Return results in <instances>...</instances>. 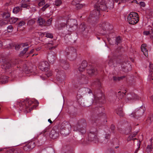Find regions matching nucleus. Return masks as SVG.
<instances>
[{
    "mask_svg": "<svg viewBox=\"0 0 153 153\" xmlns=\"http://www.w3.org/2000/svg\"><path fill=\"white\" fill-rule=\"evenodd\" d=\"M108 6H109L108 4H105V0H99L95 4V9L91 12L88 21L93 22H96L98 20L100 14V10L104 11L106 10Z\"/></svg>",
    "mask_w": 153,
    "mask_h": 153,
    "instance_id": "obj_1",
    "label": "nucleus"
},
{
    "mask_svg": "<svg viewBox=\"0 0 153 153\" xmlns=\"http://www.w3.org/2000/svg\"><path fill=\"white\" fill-rule=\"evenodd\" d=\"M58 132L55 130L54 128L52 129L50 132L49 128H46L38 136L37 140L39 145H41L44 143L47 137L48 136L53 139L56 138L58 136Z\"/></svg>",
    "mask_w": 153,
    "mask_h": 153,
    "instance_id": "obj_2",
    "label": "nucleus"
},
{
    "mask_svg": "<svg viewBox=\"0 0 153 153\" xmlns=\"http://www.w3.org/2000/svg\"><path fill=\"white\" fill-rule=\"evenodd\" d=\"M20 62L19 60L17 59L12 61L4 59V61L1 65V68L5 72H9L12 67L19 64Z\"/></svg>",
    "mask_w": 153,
    "mask_h": 153,
    "instance_id": "obj_3",
    "label": "nucleus"
},
{
    "mask_svg": "<svg viewBox=\"0 0 153 153\" xmlns=\"http://www.w3.org/2000/svg\"><path fill=\"white\" fill-rule=\"evenodd\" d=\"M86 123L84 120H81L78 121L76 124L74 126L73 130L74 131H78L82 135L85 134L86 126Z\"/></svg>",
    "mask_w": 153,
    "mask_h": 153,
    "instance_id": "obj_4",
    "label": "nucleus"
},
{
    "mask_svg": "<svg viewBox=\"0 0 153 153\" xmlns=\"http://www.w3.org/2000/svg\"><path fill=\"white\" fill-rule=\"evenodd\" d=\"M71 131V126L68 122H64L61 125L60 131L61 134L66 136L70 133Z\"/></svg>",
    "mask_w": 153,
    "mask_h": 153,
    "instance_id": "obj_5",
    "label": "nucleus"
},
{
    "mask_svg": "<svg viewBox=\"0 0 153 153\" xmlns=\"http://www.w3.org/2000/svg\"><path fill=\"white\" fill-rule=\"evenodd\" d=\"M33 103L32 101L27 99L22 101L18 100L17 102V105L18 106L20 107L19 109L21 111L28 108Z\"/></svg>",
    "mask_w": 153,
    "mask_h": 153,
    "instance_id": "obj_6",
    "label": "nucleus"
},
{
    "mask_svg": "<svg viewBox=\"0 0 153 153\" xmlns=\"http://www.w3.org/2000/svg\"><path fill=\"white\" fill-rule=\"evenodd\" d=\"M65 53L67 55H70L69 59L71 60L75 59L77 57L76 49L73 47H69L66 49Z\"/></svg>",
    "mask_w": 153,
    "mask_h": 153,
    "instance_id": "obj_7",
    "label": "nucleus"
},
{
    "mask_svg": "<svg viewBox=\"0 0 153 153\" xmlns=\"http://www.w3.org/2000/svg\"><path fill=\"white\" fill-rule=\"evenodd\" d=\"M67 28L68 31L72 32L75 30L77 27V22L75 19H68L67 22Z\"/></svg>",
    "mask_w": 153,
    "mask_h": 153,
    "instance_id": "obj_8",
    "label": "nucleus"
},
{
    "mask_svg": "<svg viewBox=\"0 0 153 153\" xmlns=\"http://www.w3.org/2000/svg\"><path fill=\"white\" fill-rule=\"evenodd\" d=\"M97 130L95 128L93 131L90 132L88 135V140L90 141H93L96 143L98 139L97 135Z\"/></svg>",
    "mask_w": 153,
    "mask_h": 153,
    "instance_id": "obj_9",
    "label": "nucleus"
},
{
    "mask_svg": "<svg viewBox=\"0 0 153 153\" xmlns=\"http://www.w3.org/2000/svg\"><path fill=\"white\" fill-rule=\"evenodd\" d=\"M143 107L141 106L139 110H135L134 112L130 114V116L138 119L141 117L144 112V110L143 109Z\"/></svg>",
    "mask_w": 153,
    "mask_h": 153,
    "instance_id": "obj_10",
    "label": "nucleus"
},
{
    "mask_svg": "<svg viewBox=\"0 0 153 153\" xmlns=\"http://www.w3.org/2000/svg\"><path fill=\"white\" fill-rule=\"evenodd\" d=\"M121 67L122 71L124 72H127L131 69V65L128 62H123Z\"/></svg>",
    "mask_w": 153,
    "mask_h": 153,
    "instance_id": "obj_11",
    "label": "nucleus"
},
{
    "mask_svg": "<svg viewBox=\"0 0 153 153\" xmlns=\"http://www.w3.org/2000/svg\"><path fill=\"white\" fill-rule=\"evenodd\" d=\"M49 66L48 63L47 61H44L40 63L39 67V68L42 71H47L49 69Z\"/></svg>",
    "mask_w": 153,
    "mask_h": 153,
    "instance_id": "obj_12",
    "label": "nucleus"
},
{
    "mask_svg": "<svg viewBox=\"0 0 153 153\" xmlns=\"http://www.w3.org/2000/svg\"><path fill=\"white\" fill-rule=\"evenodd\" d=\"M87 65V63L86 61L82 62L79 67L76 70L77 72L79 74V75H81L82 72L85 70Z\"/></svg>",
    "mask_w": 153,
    "mask_h": 153,
    "instance_id": "obj_13",
    "label": "nucleus"
},
{
    "mask_svg": "<svg viewBox=\"0 0 153 153\" xmlns=\"http://www.w3.org/2000/svg\"><path fill=\"white\" fill-rule=\"evenodd\" d=\"M105 132L106 134L104 137L101 140V142L103 143H106L110 137L111 132L109 130H105Z\"/></svg>",
    "mask_w": 153,
    "mask_h": 153,
    "instance_id": "obj_14",
    "label": "nucleus"
},
{
    "mask_svg": "<svg viewBox=\"0 0 153 153\" xmlns=\"http://www.w3.org/2000/svg\"><path fill=\"white\" fill-rule=\"evenodd\" d=\"M35 146V143L31 141L28 143L23 147V149L26 151H29Z\"/></svg>",
    "mask_w": 153,
    "mask_h": 153,
    "instance_id": "obj_15",
    "label": "nucleus"
},
{
    "mask_svg": "<svg viewBox=\"0 0 153 153\" xmlns=\"http://www.w3.org/2000/svg\"><path fill=\"white\" fill-rule=\"evenodd\" d=\"M56 55L53 52L49 53L48 56V61L52 64L55 62L56 59Z\"/></svg>",
    "mask_w": 153,
    "mask_h": 153,
    "instance_id": "obj_16",
    "label": "nucleus"
},
{
    "mask_svg": "<svg viewBox=\"0 0 153 153\" xmlns=\"http://www.w3.org/2000/svg\"><path fill=\"white\" fill-rule=\"evenodd\" d=\"M102 25H105L106 27L104 32H101V34L103 35H105L106 33V31L111 30L113 29V26L110 24L108 22H104Z\"/></svg>",
    "mask_w": 153,
    "mask_h": 153,
    "instance_id": "obj_17",
    "label": "nucleus"
},
{
    "mask_svg": "<svg viewBox=\"0 0 153 153\" xmlns=\"http://www.w3.org/2000/svg\"><path fill=\"white\" fill-rule=\"evenodd\" d=\"M126 98L128 100H133L139 99V97L136 94L133 93L128 94L126 95Z\"/></svg>",
    "mask_w": 153,
    "mask_h": 153,
    "instance_id": "obj_18",
    "label": "nucleus"
},
{
    "mask_svg": "<svg viewBox=\"0 0 153 153\" xmlns=\"http://www.w3.org/2000/svg\"><path fill=\"white\" fill-rule=\"evenodd\" d=\"M97 69L94 66H91L89 69H88L87 72L88 74L92 76L94 74H96L97 73Z\"/></svg>",
    "mask_w": 153,
    "mask_h": 153,
    "instance_id": "obj_19",
    "label": "nucleus"
},
{
    "mask_svg": "<svg viewBox=\"0 0 153 153\" xmlns=\"http://www.w3.org/2000/svg\"><path fill=\"white\" fill-rule=\"evenodd\" d=\"M127 19L129 23L130 24L134 25L137 23L138 21L139 20L137 19L134 18H131V16H128Z\"/></svg>",
    "mask_w": 153,
    "mask_h": 153,
    "instance_id": "obj_20",
    "label": "nucleus"
},
{
    "mask_svg": "<svg viewBox=\"0 0 153 153\" xmlns=\"http://www.w3.org/2000/svg\"><path fill=\"white\" fill-rule=\"evenodd\" d=\"M103 109V108L102 107H100L99 108H96L95 109V112H96L97 115V117H100L102 116H103L104 117H105V115L104 113H100V111L102 110Z\"/></svg>",
    "mask_w": 153,
    "mask_h": 153,
    "instance_id": "obj_21",
    "label": "nucleus"
},
{
    "mask_svg": "<svg viewBox=\"0 0 153 153\" xmlns=\"http://www.w3.org/2000/svg\"><path fill=\"white\" fill-rule=\"evenodd\" d=\"M146 44H142L141 47V49L144 55L146 57L148 56V50L146 48Z\"/></svg>",
    "mask_w": 153,
    "mask_h": 153,
    "instance_id": "obj_22",
    "label": "nucleus"
},
{
    "mask_svg": "<svg viewBox=\"0 0 153 153\" xmlns=\"http://www.w3.org/2000/svg\"><path fill=\"white\" fill-rule=\"evenodd\" d=\"M61 65L62 68L65 70L68 69L69 67V65L68 63L63 60H62L61 61Z\"/></svg>",
    "mask_w": 153,
    "mask_h": 153,
    "instance_id": "obj_23",
    "label": "nucleus"
},
{
    "mask_svg": "<svg viewBox=\"0 0 153 153\" xmlns=\"http://www.w3.org/2000/svg\"><path fill=\"white\" fill-rule=\"evenodd\" d=\"M80 82L81 84H86L88 83L87 79L85 76L82 74L81 75V78L79 77Z\"/></svg>",
    "mask_w": 153,
    "mask_h": 153,
    "instance_id": "obj_24",
    "label": "nucleus"
},
{
    "mask_svg": "<svg viewBox=\"0 0 153 153\" xmlns=\"http://www.w3.org/2000/svg\"><path fill=\"white\" fill-rule=\"evenodd\" d=\"M115 59L113 57L110 59L108 62L109 65L111 67H114L115 66Z\"/></svg>",
    "mask_w": 153,
    "mask_h": 153,
    "instance_id": "obj_25",
    "label": "nucleus"
},
{
    "mask_svg": "<svg viewBox=\"0 0 153 153\" xmlns=\"http://www.w3.org/2000/svg\"><path fill=\"white\" fill-rule=\"evenodd\" d=\"M101 83L100 80L98 79H97L92 83V85L93 86L95 85L99 89L101 87Z\"/></svg>",
    "mask_w": 153,
    "mask_h": 153,
    "instance_id": "obj_26",
    "label": "nucleus"
},
{
    "mask_svg": "<svg viewBox=\"0 0 153 153\" xmlns=\"http://www.w3.org/2000/svg\"><path fill=\"white\" fill-rule=\"evenodd\" d=\"M8 77L5 76H1L0 77V82L2 84L6 83L7 81Z\"/></svg>",
    "mask_w": 153,
    "mask_h": 153,
    "instance_id": "obj_27",
    "label": "nucleus"
},
{
    "mask_svg": "<svg viewBox=\"0 0 153 153\" xmlns=\"http://www.w3.org/2000/svg\"><path fill=\"white\" fill-rule=\"evenodd\" d=\"M116 112L117 114L121 117H123L124 115V114L122 111V109L121 108H117L116 110Z\"/></svg>",
    "mask_w": 153,
    "mask_h": 153,
    "instance_id": "obj_28",
    "label": "nucleus"
},
{
    "mask_svg": "<svg viewBox=\"0 0 153 153\" xmlns=\"http://www.w3.org/2000/svg\"><path fill=\"white\" fill-rule=\"evenodd\" d=\"M129 16H131V18H134L136 19L139 18V16L138 14L135 12H131L128 15Z\"/></svg>",
    "mask_w": 153,
    "mask_h": 153,
    "instance_id": "obj_29",
    "label": "nucleus"
},
{
    "mask_svg": "<svg viewBox=\"0 0 153 153\" xmlns=\"http://www.w3.org/2000/svg\"><path fill=\"white\" fill-rule=\"evenodd\" d=\"M37 22L40 25H44L45 21L44 19L42 18L39 17L38 19Z\"/></svg>",
    "mask_w": 153,
    "mask_h": 153,
    "instance_id": "obj_30",
    "label": "nucleus"
},
{
    "mask_svg": "<svg viewBox=\"0 0 153 153\" xmlns=\"http://www.w3.org/2000/svg\"><path fill=\"white\" fill-rule=\"evenodd\" d=\"M85 25H84V23H82L79 26V31L82 33H83L85 30Z\"/></svg>",
    "mask_w": 153,
    "mask_h": 153,
    "instance_id": "obj_31",
    "label": "nucleus"
},
{
    "mask_svg": "<svg viewBox=\"0 0 153 153\" xmlns=\"http://www.w3.org/2000/svg\"><path fill=\"white\" fill-rule=\"evenodd\" d=\"M114 1L116 2H117L118 1V0H109V2L108 3H105L106 4H108L109 6H108V7H113L114 4L113 1Z\"/></svg>",
    "mask_w": 153,
    "mask_h": 153,
    "instance_id": "obj_32",
    "label": "nucleus"
},
{
    "mask_svg": "<svg viewBox=\"0 0 153 153\" xmlns=\"http://www.w3.org/2000/svg\"><path fill=\"white\" fill-rule=\"evenodd\" d=\"M10 17V14L8 12H5L2 15V17L4 19H7Z\"/></svg>",
    "mask_w": 153,
    "mask_h": 153,
    "instance_id": "obj_33",
    "label": "nucleus"
},
{
    "mask_svg": "<svg viewBox=\"0 0 153 153\" xmlns=\"http://www.w3.org/2000/svg\"><path fill=\"white\" fill-rule=\"evenodd\" d=\"M28 49V47L24 49L23 51H21L19 54L20 57H22L23 55L25 53Z\"/></svg>",
    "mask_w": 153,
    "mask_h": 153,
    "instance_id": "obj_34",
    "label": "nucleus"
},
{
    "mask_svg": "<svg viewBox=\"0 0 153 153\" xmlns=\"http://www.w3.org/2000/svg\"><path fill=\"white\" fill-rule=\"evenodd\" d=\"M125 95V94L121 92V91L118 92L117 94H116V95L117 97H119V98L122 99V98Z\"/></svg>",
    "mask_w": 153,
    "mask_h": 153,
    "instance_id": "obj_35",
    "label": "nucleus"
},
{
    "mask_svg": "<svg viewBox=\"0 0 153 153\" xmlns=\"http://www.w3.org/2000/svg\"><path fill=\"white\" fill-rule=\"evenodd\" d=\"M125 77V76H123L119 77H117L116 76H113V79L114 81H117L120 80L121 79H123Z\"/></svg>",
    "mask_w": 153,
    "mask_h": 153,
    "instance_id": "obj_36",
    "label": "nucleus"
},
{
    "mask_svg": "<svg viewBox=\"0 0 153 153\" xmlns=\"http://www.w3.org/2000/svg\"><path fill=\"white\" fill-rule=\"evenodd\" d=\"M152 144H151V145H148L147 146L146 151L147 152L149 153L150 152H151L152 151Z\"/></svg>",
    "mask_w": 153,
    "mask_h": 153,
    "instance_id": "obj_37",
    "label": "nucleus"
},
{
    "mask_svg": "<svg viewBox=\"0 0 153 153\" xmlns=\"http://www.w3.org/2000/svg\"><path fill=\"white\" fill-rule=\"evenodd\" d=\"M18 19L15 17H12L9 19V21L11 23H15L18 20Z\"/></svg>",
    "mask_w": 153,
    "mask_h": 153,
    "instance_id": "obj_38",
    "label": "nucleus"
},
{
    "mask_svg": "<svg viewBox=\"0 0 153 153\" xmlns=\"http://www.w3.org/2000/svg\"><path fill=\"white\" fill-rule=\"evenodd\" d=\"M83 91L85 92V93H92V91L89 88H85L83 89Z\"/></svg>",
    "mask_w": 153,
    "mask_h": 153,
    "instance_id": "obj_39",
    "label": "nucleus"
},
{
    "mask_svg": "<svg viewBox=\"0 0 153 153\" xmlns=\"http://www.w3.org/2000/svg\"><path fill=\"white\" fill-rule=\"evenodd\" d=\"M67 24H65V23H62L60 24V25H58V26L57 27V28L59 30L62 29V28L65 26Z\"/></svg>",
    "mask_w": 153,
    "mask_h": 153,
    "instance_id": "obj_40",
    "label": "nucleus"
},
{
    "mask_svg": "<svg viewBox=\"0 0 153 153\" xmlns=\"http://www.w3.org/2000/svg\"><path fill=\"white\" fill-rule=\"evenodd\" d=\"M116 44L118 45L119 44L121 43V40L120 36L117 37L115 39Z\"/></svg>",
    "mask_w": 153,
    "mask_h": 153,
    "instance_id": "obj_41",
    "label": "nucleus"
},
{
    "mask_svg": "<svg viewBox=\"0 0 153 153\" xmlns=\"http://www.w3.org/2000/svg\"><path fill=\"white\" fill-rule=\"evenodd\" d=\"M20 8L19 7H16L13 9V12L14 13H17L20 10Z\"/></svg>",
    "mask_w": 153,
    "mask_h": 153,
    "instance_id": "obj_42",
    "label": "nucleus"
},
{
    "mask_svg": "<svg viewBox=\"0 0 153 153\" xmlns=\"http://www.w3.org/2000/svg\"><path fill=\"white\" fill-rule=\"evenodd\" d=\"M62 3V1L61 0H56L54 3V4L56 6H60Z\"/></svg>",
    "mask_w": 153,
    "mask_h": 153,
    "instance_id": "obj_43",
    "label": "nucleus"
},
{
    "mask_svg": "<svg viewBox=\"0 0 153 153\" xmlns=\"http://www.w3.org/2000/svg\"><path fill=\"white\" fill-rule=\"evenodd\" d=\"M104 23V22H103L99 24V26L102 29V30H101V32L102 33L103 32V31L104 32L105 30V28L106 27V25H102L103 23Z\"/></svg>",
    "mask_w": 153,
    "mask_h": 153,
    "instance_id": "obj_44",
    "label": "nucleus"
},
{
    "mask_svg": "<svg viewBox=\"0 0 153 153\" xmlns=\"http://www.w3.org/2000/svg\"><path fill=\"white\" fill-rule=\"evenodd\" d=\"M21 7L25 8L27 6V3L24 2V1L22 2V1L21 2Z\"/></svg>",
    "mask_w": 153,
    "mask_h": 153,
    "instance_id": "obj_45",
    "label": "nucleus"
},
{
    "mask_svg": "<svg viewBox=\"0 0 153 153\" xmlns=\"http://www.w3.org/2000/svg\"><path fill=\"white\" fill-rule=\"evenodd\" d=\"M53 45V44L52 43H49L48 45V46L49 47V50H53L55 49V48L57 46H52Z\"/></svg>",
    "mask_w": 153,
    "mask_h": 153,
    "instance_id": "obj_46",
    "label": "nucleus"
},
{
    "mask_svg": "<svg viewBox=\"0 0 153 153\" xmlns=\"http://www.w3.org/2000/svg\"><path fill=\"white\" fill-rule=\"evenodd\" d=\"M53 45V44L52 43H49L48 45V46L49 47V50H53L55 49V48L57 46H52Z\"/></svg>",
    "mask_w": 153,
    "mask_h": 153,
    "instance_id": "obj_47",
    "label": "nucleus"
},
{
    "mask_svg": "<svg viewBox=\"0 0 153 153\" xmlns=\"http://www.w3.org/2000/svg\"><path fill=\"white\" fill-rule=\"evenodd\" d=\"M7 23V21L3 20H0V26H2L6 25Z\"/></svg>",
    "mask_w": 153,
    "mask_h": 153,
    "instance_id": "obj_48",
    "label": "nucleus"
},
{
    "mask_svg": "<svg viewBox=\"0 0 153 153\" xmlns=\"http://www.w3.org/2000/svg\"><path fill=\"white\" fill-rule=\"evenodd\" d=\"M44 35H46V36L47 38H53V36L52 34L50 33H43Z\"/></svg>",
    "mask_w": 153,
    "mask_h": 153,
    "instance_id": "obj_49",
    "label": "nucleus"
},
{
    "mask_svg": "<svg viewBox=\"0 0 153 153\" xmlns=\"http://www.w3.org/2000/svg\"><path fill=\"white\" fill-rule=\"evenodd\" d=\"M80 1V0H74L72 2V4L76 6L78 4H79Z\"/></svg>",
    "mask_w": 153,
    "mask_h": 153,
    "instance_id": "obj_50",
    "label": "nucleus"
},
{
    "mask_svg": "<svg viewBox=\"0 0 153 153\" xmlns=\"http://www.w3.org/2000/svg\"><path fill=\"white\" fill-rule=\"evenodd\" d=\"M13 30V26L11 25L8 26L7 27V30L8 32H12Z\"/></svg>",
    "mask_w": 153,
    "mask_h": 153,
    "instance_id": "obj_51",
    "label": "nucleus"
},
{
    "mask_svg": "<svg viewBox=\"0 0 153 153\" xmlns=\"http://www.w3.org/2000/svg\"><path fill=\"white\" fill-rule=\"evenodd\" d=\"M50 6V5L48 4H46L42 8V10L43 11H45L46 9Z\"/></svg>",
    "mask_w": 153,
    "mask_h": 153,
    "instance_id": "obj_52",
    "label": "nucleus"
},
{
    "mask_svg": "<svg viewBox=\"0 0 153 153\" xmlns=\"http://www.w3.org/2000/svg\"><path fill=\"white\" fill-rule=\"evenodd\" d=\"M45 4V1L44 0H42L40 1L38 4L39 6H42Z\"/></svg>",
    "mask_w": 153,
    "mask_h": 153,
    "instance_id": "obj_53",
    "label": "nucleus"
},
{
    "mask_svg": "<svg viewBox=\"0 0 153 153\" xmlns=\"http://www.w3.org/2000/svg\"><path fill=\"white\" fill-rule=\"evenodd\" d=\"M52 21V19L51 18L49 19L46 22V24L45 25H50L51 24V22Z\"/></svg>",
    "mask_w": 153,
    "mask_h": 153,
    "instance_id": "obj_54",
    "label": "nucleus"
},
{
    "mask_svg": "<svg viewBox=\"0 0 153 153\" xmlns=\"http://www.w3.org/2000/svg\"><path fill=\"white\" fill-rule=\"evenodd\" d=\"M25 24V23L24 21H22L19 22L18 24V26L19 27H20L22 26H23Z\"/></svg>",
    "mask_w": 153,
    "mask_h": 153,
    "instance_id": "obj_55",
    "label": "nucleus"
},
{
    "mask_svg": "<svg viewBox=\"0 0 153 153\" xmlns=\"http://www.w3.org/2000/svg\"><path fill=\"white\" fill-rule=\"evenodd\" d=\"M110 128L112 132L113 133H114V131L115 129V126L114 125L112 124Z\"/></svg>",
    "mask_w": 153,
    "mask_h": 153,
    "instance_id": "obj_56",
    "label": "nucleus"
},
{
    "mask_svg": "<svg viewBox=\"0 0 153 153\" xmlns=\"http://www.w3.org/2000/svg\"><path fill=\"white\" fill-rule=\"evenodd\" d=\"M55 71L57 72V76L58 75H61V74L63 73V71H59L58 69H56L55 70Z\"/></svg>",
    "mask_w": 153,
    "mask_h": 153,
    "instance_id": "obj_57",
    "label": "nucleus"
},
{
    "mask_svg": "<svg viewBox=\"0 0 153 153\" xmlns=\"http://www.w3.org/2000/svg\"><path fill=\"white\" fill-rule=\"evenodd\" d=\"M152 120L153 118H151L150 117H149L146 120L147 123L148 124H150L151 123Z\"/></svg>",
    "mask_w": 153,
    "mask_h": 153,
    "instance_id": "obj_58",
    "label": "nucleus"
},
{
    "mask_svg": "<svg viewBox=\"0 0 153 153\" xmlns=\"http://www.w3.org/2000/svg\"><path fill=\"white\" fill-rule=\"evenodd\" d=\"M76 7L77 9H80L83 7V5L79 3L76 6Z\"/></svg>",
    "mask_w": 153,
    "mask_h": 153,
    "instance_id": "obj_59",
    "label": "nucleus"
},
{
    "mask_svg": "<svg viewBox=\"0 0 153 153\" xmlns=\"http://www.w3.org/2000/svg\"><path fill=\"white\" fill-rule=\"evenodd\" d=\"M20 46L19 45H16L15 46V49L16 50H19L20 48Z\"/></svg>",
    "mask_w": 153,
    "mask_h": 153,
    "instance_id": "obj_60",
    "label": "nucleus"
},
{
    "mask_svg": "<svg viewBox=\"0 0 153 153\" xmlns=\"http://www.w3.org/2000/svg\"><path fill=\"white\" fill-rule=\"evenodd\" d=\"M140 4L143 7H144L145 6V4L144 2L140 1Z\"/></svg>",
    "mask_w": 153,
    "mask_h": 153,
    "instance_id": "obj_61",
    "label": "nucleus"
},
{
    "mask_svg": "<svg viewBox=\"0 0 153 153\" xmlns=\"http://www.w3.org/2000/svg\"><path fill=\"white\" fill-rule=\"evenodd\" d=\"M143 34L146 35H148L150 34V32L149 31H145L143 32Z\"/></svg>",
    "mask_w": 153,
    "mask_h": 153,
    "instance_id": "obj_62",
    "label": "nucleus"
},
{
    "mask_svg": "<svg viewBox=\"0 0 153 153\" xmlns=\"http://www.w3.org/2000/svg\"><path fill=\"white\" fill-rule=\"evenodd\" d=\"M41 49V47H39L38 48H36V50L37 51H39V50H40Z\"/></svg>",
    "mask_w": 153,
    "mask_h": 153,
    "instance_id": "obj_63",
    "label": "nucleus"
},
{
    "mask_svg": "<svg viewBox=\"0 0 153 153\" xmlns=\"http://www.w3.org/2000/svg\"><path fill=\"white\" fill-rule=\"evenodd\" d=\"M22 46L23 47H25V46H27L28 45L27 43H23L22 44Z\"/></svg>",
    "mask_w": 153,
    "mask_h": 153,
    "instance_id": "obj_64",
    "label": "nucleus"
}]
</instances>
